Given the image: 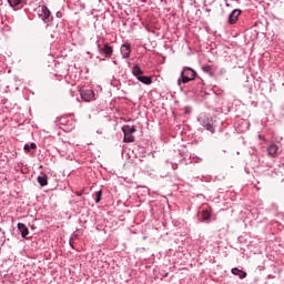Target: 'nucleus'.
<instances>
[{
	"mask_svg": "<svg viewBox=\"0 0 284 284\" xmlns=\"http://www.w3.org/2000/svg\"><path fill=\"white\" fill-rule=\"evenodd\" d=\"M181 79L182 80H178L179 85H181V83H190V81L196 79V71L190 67H184L181 72Z\"/></svg>",
	"mask_w": 284,
	"mask_h": 284,
	"instance_id": "nucleus-1",
	"label": "nucleus"
},
{
	"mask_svg": "<svg viewBox=\"0 0 284 284\" xmlns=\"http://www.w3.org/2000/svg\"><path fill=\"white\" fill-rule=\"evenodd\" d=\"M122 132L124 134V139H123L124 143H134L135 138L132 134H134V132H136V126L124 125L122 128Z\"/></svg>",
	"mask_w": 284,
	"mask_h": 284,
	"instance_id": "nucleus-2",
	"label": "nucleus"
},
{
	"mask_svg": "<svg viewBox=\"0 0 284 284\" xmlns=\"http://www.w3.org/2000/svg\"><path fill=\"white\" fill-rule=\"evenodd\" d=\"M98 51L100 54H103L106 59H110L114 53V48H112L109 43H105L103 47L98 44Z\"/></svg>",
	"mask_w": 284,
	"mask_h": 284,
	"instance_id": "nucleus-3",
	"label": "nucleus"
},
{
	"mask_svg": "<svg viewBox=\"0 0 284 284\" xmlns=\"http://www.w3.org/2000/svg\"><path fill=\"white\" fill-rule=\"evenodd\" d=\"M80 97L82 100L87 101L89 103V101L94 100V91L93 90H80Z\"/></svg>",
	"mask_w": 284,
	"mask_h": 284,
	"instance_id": "nucleus-4",
	"label": "nucleus"
},
{
	"mask_svg": "<svg viewBox=\"0 0 284 284\" xmlns=\"http://www.w3.org/2000/svg\"><path fill=\"white\" fill-rule=\"evenodd\" d=\"M239 17H241V10L235 9L231 12V14L229 16V23L231 26H234V23H236V21H239Z\"/></svg>",
	"mask_w": 284,
	"mask_h": 284,
	"instance_id": "nucleus-5",
	"label": "nucleus"
},
{
	"mask_svg": "<svg viewBox=\"0 0 284 284\" xmlns=\"http://www.w3.org/2000/svg\"><path fill=\"white\" fill-rule=\"evenodd\" d=\"M132 53V49H130V44H122L121 45V54L123 59H130V54Z\"/></svg>",
	"mask_w": 284,
	"mask_h": 284,
	"instance_id": "nucleus-6",
	"label": "nucleus"
},
{
	"mask_svg": "<svg viewBox=\"0 0 284 284\" xmlns=\"http://www.w3.org/2000/svg\"><path fill=\"white\" fill-rule=\"evenodd\" d=\"M18 230L21 233L22 239H26L28 234H30V231L28 230V226L23 223H18Z\"/></svg>",
	"mask_w": 284,
	"mask_h": 284,
	"instance_id": "nucleus-7",
	"label": "nucleus"
},
{
	"mask_svg": "<svg viewBox=\"0 0 284 284\" xmlns=\"http://www.w3.org/2000/svg\"><path fill=\"white\" fill-rule=\"evenodd\" d=\"M40 17H42L43 21H45V19H50V9H48L45 6H42Z\"/></svg>",
	"mask_w": 284,
	"mask_h": 284,
	"instance_id": "nucleus-8",
	"label": "nucleus"
},
{
	"mask_svg": "<svg viewBox=\"0 0 284 284\" xmlns=\"http://www.w3.org/2000/svg\"><path fill=\"white\" fill-rule=\"evenodd\" d=\"M267 152H268V156H276L277 152H278V145L276 144H271L267 148Z\"/></svg>",
	"mask_w": 284,
	"mask_h": 284,
	"instance_id": "nucleus-9",
	"label": "nucleus"
},
{
	"mask_svg": "<svg viewBox=\"0 0 284 284\" xmlns=\"http://www.w3.org/2000/svg\"><path fill=\"white\" fill-rule=\"evenodd\" d=\"M37 181H38L39 185H41V187H45V185H48V175L42 174L37 178Z\"/></svg>",
	"mask_w": 284,
	"mask_h": 284,
	"instance_id": "nucleus-10",
	"label": "nucleus"
},
{
	"mask_svg": "<svg viewBox=\"0 0 284 284\" xmlns=\"http://www.w3.org/2000/svg\"><path fill=\"white\" fill-rule=\"evenodd\" d=\"M132 74L139 79V77H142L143 70H141V67L139 64H134L132 69Z\"/></svg>",
	"mask_w": 284,
	"mask_h": 284,
	"instance_id": "nucleus-11",
	"label": "nucleus"
},
{
	"mask_svg": "<svg viewBox=\"0 0 284 284\" xmlns=\"http://www.w3.org/2000/svg\"><path fill=\"white\" fill-rule=\"evenodd\" d=\"M138 81L141 83H144V85H152V78L145 77V75H140L138 77Z\"/></svg>",
	"mask_w": 284,
	"mask_h": 284,
	"instance_id": "nucleus-12",
	"label": "nucleus"
},
{
	"mask_svg": "<svg viewBox=\"0 0 284 284\" xmlns=\"http://www.w3.org/2000/svg\"><path fill=\"white\" fill-rule=\"evenodd\" d=\"M232 274H234V276H239L240 278H245V276H247V273L239 270V268H232Z\"/></svg>",
	"mask_w": 284,
	"mask_h": 284,
	"instance_id": "nucleus-13",
	"label": "nucleus"
},
{
	"mask_svg": "<svg viewBox=\"0 0 284 284\" xmlns=\"http://www.w3.org/2000/svg\"><path fill=\"white\" fill-rule=\"evenodd\" d=\"M8 3L11 8H19L23 3V0H8Z\"/></svg>",
	"mask_w": 284,
	"mask_h": 284,
	"instance_id": "nucleus-14",
	"label": "nucleus"
},
{
	"mask_svg": "<svg viewBox=\"0 0 284 284\" xmlns=\"http://www.w3.org/2000/svg\"><path fill=\"white\" fill-rule=\"evenodd\" d=\"M211 216H212V214L210 213V211H207V210L202 211V219L204 221H210Z\"/></svg>",
	"mask_w": 284,
	"mask_h": 284,
	"instance_id": "nucleus-15",
	"label": "nucleus"
},
{
	"mask_svg": "<svg viewBox=\"0 0 284 284\" xmlns=\"http://www.w3.org/2000/svg\"><path fill=\"white\" fill-rule=\"evenodd\" d=\"M30 150H37V144L34 142L31 143L30 145L29 144L24 145V151L26 152H30Z\"/></svg>",
	"mask_w": 284,
	"mask_h": 284,
	"instance_id": "nucleus-16",
	"label": "nucleus"
},
{
	"mask_svg": "<svg viewBox=\"0 0 284 284\" xmlns=\"http://www.w3.org/2000/svg\"><path fill=\"white\" fill-rule=\"evenodd\" d=\"M103 196V191H98L95 193V203H101V197Z\"/></svg>",
	"mask_w": 284,
	"mask_h": 284,
	"instance_id": "nucleus-17",
	"label": "nucleus"
},
{
	"mask_svg": "<svg viewBox=\"0 0 284 284\" xmlns=\"http://www.w3.org/2000/svg\"><path fill=\"white\" fill-rule=\"evenodd\" d=\"M202 70H203V72H206V74H212V67L211 65H203Z\"/></svg>",
	"mask_w": 284,
	"mask_h": 284,
	"instance_id": "nucleus-18",
	"label": "nucleus"
},
{
	"mask_svg": "<svg viewBox=\"0 0 284 284\" xmlns=\"http://www.w3.org/2000/svg\"><path fill=\"white\" fill-rule=\"evenodd\" d=\"M200 88H203V81L200 82Z\"/></svg>",
	"mask_w": 284,
	"mask_h": 284,
	"instance_id": "nucleus-19",
	"label": "nucleus"
}]
</instances>
